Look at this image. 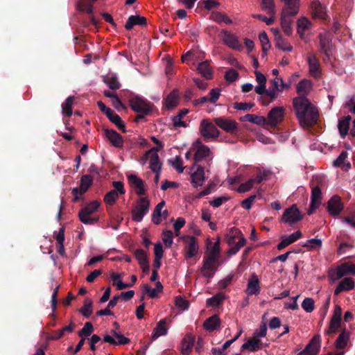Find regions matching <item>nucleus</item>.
I'll return each mask as SVG.
<instances>
[{"label": "nucleus", "instance_id": "nucleus-35", "mask_svg": "<svg viewBox=\"0 0 355 355\" xmlns=\"http://www.w3.org/2000/svg\"><path fill=\"white\" fill-rule=\"evenodd\" d=\"M348 156L347 151H342L339 156L334 161L333 166L335 167L345 166V169L347 170L351 168V164L346 161Z\"/></svg>", "mask_w": 355, "mask_h": 355}, {"label": "nucleus", "instance_id": "nucleus-26", "mask_svg": "<svg viewBox=\"0 0 355 355\" xmlns=\"http://www.w3.org/2000/svg\"><path fill=\"white\" fill-rule=\"evenodd\" d=\"M191 178L194 187L202 186L205 180L204 167L198 166L196 171L191 174Z\"/></svg>", "mask_w": 355, "mask_h": 355}, {"label": "nucleus", "instance_id": "nucleus-50", "mask_svg": "<svg viewBox=\"0 0 355 355\" xmlns=\"http://www.w3.org/2000/svg\"><path fill=\"white\" fill-rule=\"evenodd\" d=\"M119 198L118 192L116 190H111L104 196V202L108 205H113Z\"/></svg>", "mask_w": 355, "mask_h": 355}, {"label": "nucleus", "instance_id": "nucleus-55", "mask_svg": "<svg viewBox=\"0 0 355 355\" xmlns=\"http://www.w3.org/2000/svg\"><path fill=\"white\" fill-rule=\"evenodd\" d=\"M302 309L307 313H311L314 309V300L311 297L305 298L302 303Z\"/></svg>", "mask_w": 355, "mask_h": 355}, {"label": "nucleus", "instance_id": "nucleus-52", "mask_svg": "<svg viewBox=\"0 0 355 355\" xmlns=\"http://www.w3.org/2000/svg\"><path fill=\"white\" fill-rule=\"evenodd\" d=\"M311 81L306 79L300 80L297 85V92L300 94H305L307 92V89L311 87Z\"/></svg>", "mask_w": 355, "mask_h": 355}, {"label": "nucleus", "instance_id": "nucleus-59", "mask_svg": "<svg viewBox=\"0 0 355 355\" xmlns=\"http://www.w3.org/2000/svg\"><path fill=\"white\" fill-rule=\"evenodd\" d=\"M175 304L178 308L181 309L182 310H187L189 309V302L182 298L181 296H178L175 299Z\"/></svg>", "mask_w": 355, "mask_h": 355}, {"label": "nucleus", "instance_id": "nucleus-56", "mask_svg": "<svg viewBox=\"0 0 355 355\" xmlns=\"http://www.w3.org/2000/svg\"><path fill=\"white\" fill-rule=\"evenodd\" d=\"M104 82L111 89H118L121 87V84L116 76L107 77Z\"/></svg>", "mask_w": 355, "mask_h": 355}, {"label": "nucleus", "instance_id": "nucleus-62", "mask_svg": "<svg viewBox=\"0 0 355 355\" xmlns=\"http://www.w3.org/2000/svg\"><path fill=\"white\" fill-rule=\"evenodd\" d=\"M111 333L117 339L116 345H125L130 343V339L125 337L120 332H116L114 330H112Z\"/></svg>", "mask_w": 355, "mask_h": 355}, {"label": "nucleus", "instance_id": "nucleus-36", "mask_svg": "<svg viewBox=\"0 0 355 355\" xmlns=\"http://www.w3.org/2000/svg\"><path fill=\"white\" fill-rule=\"evenodd\" d=\"M178 92L176 90H173L165 98V105L168 110L173 109L178 103Z\"/></svg>", "mask_w": 355, "mask_h": 355}, {"label": "nucleus", "instance_id": "nucleus-5", "mask_svg": "<svg viewBox=\"0 0 355 355\" xmlns=\"http://www.w3.org/2000/svg\"><path fill=\"white\" fill-rule=\"evenodd\" d=\"M219 266V259L206 255L204 257L202 266L200 270L203 277L211 279L214 277Z\"/></svg>", "mask_w": 355, "mask_h": 355}, {"label": "nucleus", "instance_id": "nucleus-31", "mask_svg": "<svg viewBox=\"0 0 355 355\" xmlns=\"http://www.w3.org/2000/svg\"><path fill=\"white\" fill-rule=\"evenodd\" d=\"M167 327H166V319H162L159 320L155 329H153V332L152 334V339L156 340L161 336H164L167 334Z\"/></svg>", "mask_w": 355, "mask_h": 355}, {"label": "nucleus", "instance_id": "nucleus-11", "mask_svg": "<svg viewBox=\"0 0 355 355\" xmlns=\"http://www.w3.org/2000/svg\"><path fill=\"white\" fill-rule=\"evenodd\" d=\"M182 239L185 243V258L191 259L195 257L199 249L196 237L193 236H184L182 237Z\"/></svg>", "mask_w": 355, "mask_h": 355}, {"label": "nucleus", "instance_id": "nucleus-17", "mask_svg": "<svg viewBox=\"0 0 355 355\" xmlns=\"http://www.w3.org/2000/svg\"><path fill=\"white\" fill-rule=\"evenodd\" d=\"M307 60L310 74L315 78H319L321 75L319 60L314 55H309Z\"/></svg>", "mask_w": 355, "mask_h": 355}, {"label": "nucleus", "instance_id": "nucleus-28", "mask_svg": "<svg viewBox=\"0 0 355 355\" xmlns=\"http://www.w3.org/2000/svg\"><path fill=\"white\" fill-rule=\"evenodd\" d=\"M241 121H249L254 124L266 127V118L263 116L247 114L240 118Z\"/></svg>", "mask_w": 355, "mask_h": 355}, {"label": "nucleus", "instance_id": "nucleus-45", "mask_svg": "<svg viewBox=\"0 0 355 355\" xmlns=\"http://www.w3.org/2000/svg\"><path fill=\"white\" fill-rule=\"evenodd\" d=\"M261 8L269 15H275V6L274 0H261Z\"/></svg>", "mask_w": 355, "mask_h": 355}, {"label": "nucleus", "instance_id": "nucleus-1", "mask_svg": "<svg viewBox=\"0 0 355 355\" xmlns=\"http://www.w3.org/2000/svg\"><path fill=\"white\" fill-rule=\"evenodd\" d=\"M293 108L300 124L304 128H309L316 124L318 119L317 108L304 96L293 98Z\"/></svg>", "mask_w": 355, "mask_h": 355}, {"label": "nucleus", "instance_id": "nucleus-25", "mask_svg": "<svg viewBox=\"0 0 355 355\" xmlns=\"http://www.w3.org/2000/svg\"><path fill=\"white\" fill-rule=\"evenodd\" d=\"M146 24L147 19L146 17L140 15H130L125 24V28L130 31L135 25L146 26Z\"/></svg>", "mask_w": 355, "mask_h": 355}, {"label": "nucleus", "instance_id": "nucleus-44", "mask_svg": "<svg viewBox=\"0 0 355 355\" xmlns=\"http://www.w3.org/2000/svg\"><path fill=\"white\" fill-rule=\"evenodd\" d=\"M92 304H93V302L92 300H89V299L85 300L84 305L79 311L84 317L88 318L92 315Z\"/></svg>", "mask_w": 355, "mask_h": 355}, {"label": "nucleus", "instance_id": "nucleus-43", "mask_svg": "<svg viewBox=\"0 0 355 355\" xmlns=\"http://www.w3.org/2000/svg\"><path fill=\"white\" fill-rule=\"evenodd\" d=\"M150 168L153 171H161L162 163L159 161V155L157 153H153L150 156Z\"/></svg>", "mask_w": 355, "mask_h": 355}, {"label": "nucleus", "instance_id": "nucleus-10", "mask_svg": "<svg viewBox=\"0 0 355 355\" xmlns=\"http://www.w3.org/2000/svg\"><path fill=\"white\" fill-rule=\"evenodd\" d=\"M285 109L284 107H275L272 108L269 111L266 118V127H277L283 121Z\"/></svg>", "mask_w": 355, "mask_h": 355}, {"label": "nucleus", "instance_id": "nucleus-27", "mask_svg": "<svg viewBox=\"0 0 355 355\" xmlns=\"http://www.w3.org/2000/svg\"><path fill=\"white\" fill-rule=\"evenodd\" d=\"M195 342V338L192 335H186L181 343V352L183 355H189L191 352Z\"/></svg>", "mask_w": 355, "mask_h": 355}, {"label": "nucleus", "instance_id": "nucleus-49", "mask_svg": "<svg viewBox=\"0 0 355 355\" xmlns=\"http://www.w3.org/2000/svg\"><path fill=\"white\" fill-rule=\"evenodd\" d=\"M87 191L84 187L80 186L79 187L73 188L71 190V193L73 196L72 201L73 202H77L80 200L83 199V196Z\"/></svg>", "mask_w": 355, "mask_h": 355}, {"label": "nucleus", "instance_id": "nucleus-37", "mask_svg": "<svg viewBox=\"0 0 355 355\" xmlns=\"http://www.w3.org/2000/svg\"><path fill=\"white\" fill-rule=\"evenodd\" d=\"M210 19L217 23L224 22L226 24H232V19H230L227 15L223 12L213 11L210 15Z\"/></svg>", "mask_w": 355, "mask_h": 355}, {"label": "nucleus", "instance_id": "nucleus-3", "mask_svg": "<svg viewBox=\"0 0 355 355\" xmlns=\"http://www.w3.org/2000/svg\"><path fill=\"white\" fill-rule=\"evenodd\" d=\"M225 241L228 245L231 246L227 251L230 255L236 254L246 243V239L241 232L236 227L231 228L229 232L225 234Z\"/></svg>", "mask_w": 355, "mask_h": 355}, {"label": "nucleus", "instance_id": "nucleus-4", "mask_svg": "<svg viewBox=\"0 0 355 355\" xmlns=\"http://www.w3.org/2000/svg\"><path fill=\"white\" fill-rule=\"evenodd\" d=\"M99 207L100 202L97 200H93L88 203L79 211L78 217L80 220L85 225H94L99 220L98 216L92 217L91 216L97 211Z\"/></svg>", "mask_w": 355, "mask_h": 355}, {"label": "nucleus", "instance_id": "nucleus-8", "mask_svg": "<svg viewBox=\"0 0 355 355\" xmlns=\"http://www.w3.org/2000/svg\"><path fill=\"white\" fill-rule=\"evenodd\" d=\"M150 201L146 197H141L135 207L132 210V219L136 222H141L144 216L148 212Z\"/></svg>", "mask_w": 355, "mask_h": 355}, {"label": "nucleus", "instance_id": "nucleus-58", "mask_svg": "<svg viewBox=\"0 0 355 355\" xmlns=\"http://www.w3.org/2000/svg\"><path fill=\"white\" fill-rule=\"evenodd\" d=\"M254 106V103H242L236 102L233 104V107L238 110L249 111Z\"/></svg>", "mask_w": 355, "mask_h": 355}, {"label": "nucleus", "instance_id": "nucleus-63", "mask_svg": "<svg viewBox=\"0 0 355 355\" xmlns=\"http://www.w3.org/2000/svg\"><path fill=\"white\" fill-rule=\"evenodd\" d=\"M239 77V73L233 69H229L226 71L225 78L227 82L232 83L235 81Z\"/></svg>", "mask_w": 355, "mask_h": 355}, {"label": "nucleus", "instance_id": "nucleus-54", "mask_svg": "<svg viewBox=\"0 0 355 355\" xmlns=\"http://www.w3.org/2000/svg\"><path fill=\"white\" fill-rule=\"evenodd\" d=\"M341 319H338L331 317L329 323V328L327 330V334H331L336 331V330L340 327Z\"/></svg>", "mask_w": 355, "mask_h": 355}, {"label": "nucleus", "instance_id": "nucleus-23", "mask_svg": "<svg viewBox=\"0 0 355 355\" xmlns=\"http://www.w3.org/2000/svg\"><path fill=\"white\" fill-rule=\"evenodd\" d=\"M352 116L347 115L338 119V128L340 137L344 139L348 134Z\"/></svg>", "mask_w": 355, "mask_h": 355}, {"label": "nucleus", "instance_id": "nucleus-22", "mask_svg": "<svg viewBox=\"0 0 355 355\" xmlns=\"http://www.w3.org/2000/svg\"><path fill=\"white\" fill-rule=\"evenodd\" d=\"M259 280L255 274H252L248 280L245 293L248 295H258L260 293Z\"/></svg>", "mask_w": 355, "mask_h": 355}, {"label": "nucleus", "instance_id": "nucleus-16", "mask_svg": "<svg viewBox=\"0 0 355 355\" xmlns=\"http://www.w3.org/2000/svg\"><path fill=\"white\" fill-rule=\"evenodd\" d=\"M128 180L131 187L135 188L136 193L139 196L146 193L144 182L135 174L128 175Z\"/></svg>", "mask_w": 355, "mask_h": 355}, {"label": "nucleus", "instance_id": "nucleus-29", "mask_svg": "<svg viewBox=\"0 0 355 355\" xmlns=\"http://www.w3.org/2000/svg\"><path fill=\"white\" fill-rule=\"evenodd\" d=\"M297 32L302 40H304L305 31L311 28V22L306 17H301L297 21Z\"/></svg>", "mask_w": 355, "mask_h": 355}, {"label": "nucleus", "instance_id": "nucleus-7", "mask_svg": "<svg viewBox=\"0 0 355 355\" xmlns=\"http://www.w3.org/2000/svg\"><path fill=\"white\" fill-rule=\"evenodd\" d=\"M200 132L205 141L216 139L220 135V131L216 125L208 119H202L200 125Z\"/></svg>", "mask_w": 355, "mask_h": 355}, {"label": "nucleus", "instance_id": "nucleus-42", "mask_svg": "<svg viewBox=\"0 0 355 355\" xmlns=\"http://www.w3.org/2000/svg\"><path fill=\"white\" fill-rule=\"evenodd\" d=\"M259 39L262 45L263 57L267 55V51L270 48V44L269 42L267 33L265 31H262L259 33Z\"/></svg>", "mask_w": 355, "mask_h": 355}, {"label": "nucleus", "instance_id": "nucleus-41", "mask_svg": "<svg viewBox=\"0 0 355 355\" xmlns=\"http://www.w3.org/2000/svg\"><path fill=\"white\" fill-rule=\"evenodd\" d=\"M164 206L165 202L164 200L161 201L156 205L152 214V221L154 224L159 225L161 223L162 209Z\"/></svg>", "mask_w": 355, "mask_h": 355}, {"label": "nucleus", "instance_id": "nucleus-19", "mask_svg": "<svg viewBox=\"0 0 355 355\" xmlns=\"http://www.w3.org/2000/svg\"><path fill=\"white\" fill-rule=\"evenodd\" d=\"M264 346L267 345H264L259 338L252 337L242 345L241 349L254 352L261 349Z\"/></svg>", "mask_w": 355, "mask_h": 355}, {"label": "nucleus", "instance_id": "nucleus-12", "mask_svg": "<svg viewBox=\"0 0 355 355\" xmlns=\"http://www.w3.org/2000/svg\"><path fill=\"white\" fill-rule=\"evenodd\" d=\"M302 216L297 207V205H293L291 207L286 209L281 218V222L289 224L295 223L302 220Z\"/></svg>", "mask_w": 355, "mask_h": 355}, {"label": "nucleus", "instance_id": "nucleus-24", "mask_svg": "<svg viewBox=\"0 0 355 355\" xmlns=\"http://www.w3.org/2000/svg\"><path fill=\"white\" fill-rule=\"evenodd\" d=\"M312 15L315 18L324 19L327 17L325 8L322 6L319 0H313L311 4Z\"/></svg>", "mask_w": 355, "mask_h": 355}, {"label": "nucleus", "instance_id": "nucleus-15", "mask_svg": "<svg viewBox=\"0 0 355 355\" xmlns=\"http://www.w3.org/2000/svg\"><path fill=\"white\" fill-rule=\"evenodd\" d=\"M215 124L226 132H234L238 128L237 123L225 117H218L214 119Z\"/></svg>", "mask_w": 355, "mask_h": 355}, {"label": "nucleus", "instance_id": "nucleus-21", "mask_svg": "<svg viewBox=\"0 0 355 355\" xmlns=\"http://www.w3.org/2000/svg\"><path fill=\"white\" fill-rule=\"evenodd\" d=\"M105 133L106 137L109 139V141L116 148H121L123 146V137L116 130L112 129H106L105 130Z\"/></svg>", "mask_w": 355, "mask_h": 355}, {"label": "nucleus", "instance_id": "nucleus-32", "mask_svg": "<svg viewBox=\"0 0 355 355\" xmlns=\"http://www.w3.org/2000/svg\"><path fill=\"white\" fill-rule=\"evenodd\" d=\"M210 149L208 146L200 144L196 149V151L194 154V162L195 164L201 162L204 158H206L209 155Z\"/></svg>", "mask_w": 355, "mask_h": 355}, {"label": "nucleus", "instance_id": "nucleus-38", "mask_svg": "<svg viewBox=\"0 0 355 355\" xmlns=\"http://www.w3.org/2000/svg\"><path fill=\"white\" fill-rule=\"evenodd\" d=\"M349 338V332H347L345 329L343 330L336 340V349H344L347 344Z\"/></svg>", "mask_w": 355, "mask_h": 355}, {"label": "nucleus", "instance_id": "nucleus-2", "mask_svg": "<svg viewBox=\"0 0 355 355\" xmlns=\"http://www.w3.org/2000/svg\"><path fill=\"white\" fill-rule=\"evenodd\" d=\"M281 1L285 4L280 17L281 26L285 35L287 36H291L293 33V20L290 18V17L294 16L298 13L300 0Z\"/></svg>", "mask_w": 355, "mask_h": 355}, {"label": "nucleus", "instance_id": "nucleus-53", "mask_svg": "<svg viewBox=\"0 0 355 355\" xmlns=\"http://www.w3.org/2000/svg\"><path fill=\"white\" fill-rule=\"evenodd\" d=\"M134 255L137 260L138 261L139 264L144 263L148 261V258L146 252L142 249H137L134 252Z\"/></svg>", "mask_w": 355, "mask_h": 355}, {"label": "nucleus", "instance_id": "nucleus-51", "mask_svg": "<svg viewBox=\"0 0 355 355\" xmlns=\"http://www.w3.org/2000/svg\"><path fill=\"white\" fill-rule=\"evenodd\" d=\"M94 331V327L90 322H87L84 327L78 331V334L82 338L88 337Z\"/></svg>", "mask_w": 355, "mask_h": 355}, {"label": "nucleus", "instance_id": "nucleus-13", "mask_svg": "<svg viewBox=\"0 0 355 355\" xmlns=\"http://www.w3.org/2000/svg\"><path fill=\"white\" fill-rule=\"evenodd\" d=\"M321 338L320 335H315L305 347L304 350L297 355H317L320 348Z\"/></svg>", "mask_w": 355, "mask_h": 355}, {"label": "nucleus", "instance_id": "nucleus-61", "mask_svg": "<svg viewBox=\"0 0 355 355\" xmlns=\"http://www.w3.org/2000/svg\"><path fill=\"white\" fill-rule=\"evenodd\" d=\"M162 241L167 247L173 243V232L171 230H164L162 232Z\"/></svg>", "mask_w": 355, "mask_h": 355}, {"label": "nucleus", "instance_id": "nucleus-30", "mask_svg": "<svg viewBox=\"0 0 355 355\" xmlns=\"http://www.w3.org/2000/svg\"><path fill=\"white\" fill-rule=\"evenodd\" d=\"M318 38L321 51L328 55V52L331 50V39L326 33H320Z\"/></svg>", "mask_w": 355, "mask_h": 355}, {"label": "nucleus", "instance_id": "nucleus-64", "mask_svg": "<svg viewBox=\"0 0 355 355\" xmlns=\"http://www.w3.org/2000/svg\"><path fill=\"white\" fill-rule=\"evenodd\" d=\"M221 89L218 87L212 89L209 93V101L211 103H215L220 96Z\"/></svg>", "mask_w": 355, "mask_h": 355}, {"label": "nucleus", "instance_id": "nucleus-9", "mask_svg": "<svg viewBox=\"0 0 355 355\" xmlns=\"http://www.w3.org/2000/svg\"><path fill=\"white\" fill-rule=\"evenodd\" d=\"M129 102L132 110L137 113L149 114L152 110V104L141 97L134 96L129 100Z\"/></svg>", "mask_w": 355, "mask_h": 355}, {"label": "nucleus", "instance_id": "nucleus-57", "mask_svg": "<svg viewBox=\"0 0 355 355\" xmlns=\"http://www.w3.org/2000/svg\"><path fill=\"white\" fill-rule=\"evenodd\" d=\"M207 256L219 259L220 257V241L218 240L214 243V246L207 253Z\"/></svg>", "mask_w": 355, "mask_h": 355}, {"label": "nucleus", "instance_id": "nucleus-39", "mask_svg": "<svg viewBox=\"0 0 355 355\" xmlns=\"http://www.w3.org/2000/svg\"><path fill=\"white\" fill-rule=\"evenodd\" d=\"M198 71L207 80H210L212 78L211 70L207 61L199 63Z\"/></svg>", "mask_w": 355, "mask_h": 355}, {"label": "nucleus", "instance_id": "nucleus-33", "mask_svg": "<svg viewBox=\"0 0 355 355\" xmlns=\"http://www.w3.org/2000/svg\"><path fill=\"white\" fill-rule=\"evenodd\" d=\"M220 320L217 315H214L207 319L203 323V327L205 329L213 331L217 329V327H220Z\"/></svg>", "mask_w": 355, "mask_h": 355}, {"label": "nucleus", "instance_id": "nucleus-48", "mask_svg": "<svg viewBox=\"0 0 355 355\" xmlns=\"http://www.w3.org/2000/svg\"><path fill=\"white\" fill-rule=\"evenodd\" d=\"M225 299V295L222 293H218L213 297L208 298L207 304L211 306H218Z\"/></svg>", "mask_w": 355, "mask_h": 355}, {"label": "nucleus", "instance_id": "nucleus-34", "mask_svg": "<svg viewBox=\"0 0 355 355\" xmlns=\"http://www.w3.org/2000/svg\"><path fill=\"white\" fill-rule=\"evenodd\" d=\"M97 105L102 112L105 114L111 122L118 121L119 116L116 114L111 108L107 107L102 101H98Z\"/></svg>", "mask_w": 355, "mask_h": 355}, {"label": "nucleus", "instance_id": "nucleus-40", "mask_svg": "<svg viewBox=\"0 0 355 355\" xmlns=\"http://www.w3.org/2000/svg\"><path fill=\"white\" fill-rule=\"evenodd\" d=\"M74 96H69L64 103L62 104V112L67 116L69 117L72 115V105L74 101Z\"/></svg>", "mask_w": 355, "mask_h": 355}, {"label": "nucleus", "instance_id": "nucleus-14", "mask_svg": "<svg viewBox=\"0 0 355 355\" xmlns=\"http://www.w3.org/2000/svg\"><path fill=\"white\" fill-rule=\"evenodd\" d=\"M343 203L338 196H332L327 202V209L331 216H338L343 211Z\"/></svg>", "mask_w": 355, "mask_h": 355}, {"label": "nucleus", "instance_id": "nucleus-20", "mask_svg": "<svg viewBox=\"0 0 355 355\" xmlns=\"http://www.w3.org/2000/svg\"><path fill=\"white\" fill-rule=\"evenodd\" d=\"M355 286L354 282L351 277L343 278L334 290V295H338L343 291H349L352 290Z\"/></svg>", "mask_w": 355, "mask_h": 355}, {"label": "nucleus", "instance_id": "nucleus-6", "mask_svg": "<svg viewBox=\"0 0 355 355\" xmlns=\"http://www.w3.org/2000/svg\"><path fill=\"white\" fill-rule=\"evenodd\" d=\"M347 275H355L354 264L345 262L337 266L335 270H331L329 272V277L333 281L338 280Z\"/></svg>", "mask_w": 355, "mask_h": 355}, {"label": "nucleus", "instance_id": "nucleus-47", "mask_svg": "<svg viewBox=\"0 0 355 355\" xmlns=\"http://www.w3.org/2000/svg\"><path fill=\"white\" fill-rule=\"evenodd\" d=\"M275 46L283 51L291 52L293 51V46L288 40L283 37L275 42Z\"/></svg>", "mask_w": 355, "mask_h": 355}, {"label": "nucleus", "instance_id": "nucleus-60", "mask_svg": "<svg viewBox=\"0 0 355 355\" xmlns=\"http://www.w3.org/2000/svg\"><path fill=\"white\" fill-rule=\"evenodd\" d=\"M93 183V178L90 175H83L80 179V185L82 187L88 189L92 186Z\"/></svg>", "mask_w": 355, "mask_h": 355}, {"label": "nucleus", "instance_id": "nucleus-46", "mask_svg": "<svg viewBox=\"0 0 355 355\" xmlns=\"http://www.w3.org/2000/svg\"><path fill=\"white\" fill-rule=\"evenodd\" d=\"M322 192L318 185L314 186L311 189V202L318 205L321 204Z\"/></svg>", "mask_w": 355, "mask_h": 355}, {"label": "nucleus", "instance_id": "nucleus-18", "mask_svg": "<svg viewBox=\"0 0 355 355\" xmlns=\"http://www.w3.org/2000/svg\"><path fill=\"white\" fill-rule=\"evenodd\" d=\"M222 33H223V40L226 45L235 50H240L242 48L238 37L234 34L227 31H223Z\"/></svg>", "mask_w": 355, "mask_h": 355}]
</instances>
